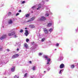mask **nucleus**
Masks as SVG:
<instances>
[{"instance_id": "obj_1", "label": "nucleus", "mask_w": 78, "mask_h": 78, "mask_svg": "<svg viewBox=\"0 0 78 78\" xmlns=\"http://www.w3.org/2000/svg\"><path fill=\"white\" fill-rule=\"evenodd\" d=\"M44 58L46 59V60H47V63H46V65H48V66H50V61H51V59L50 58H48V56L46 55H44Z\"/></svg>"}, {"instance_id": "obj_2", "label": "nucleus", "mask_w": 78, "mask_h": 78, "mask_svg": "<svg viewBox=\"0 0 78 78\" xmlns=\"http://www.w3.org/2000/svg\"><path fill=\"white\" fill-rule=\"evenodd\" d=\"M9 36H13V37L14 38H16L18 37V35L17 34H16V32H13L11 33H9L8 34Z\"/></svg>"}, {"instance_id": "obj_3", "label": "nucleus", "mask_w": 78, "mask_h": 78, "mask_svg": "<svg viewBox=\"0 0 78 78\" xmlns=\"http://www.w3.org/2000/svg\"><path fill=\"white\" fill-rule=\"evenodd\" d=\"M19 55L18 54L14 55L12 56V59H15V58H16L18 57H19Z\"/></svg>"}, {"instance_id": "obj_4", "label": "nucleus", "mask_w": 78, "mask_h": 78, "mask_svg": "<svg viewBox=\"0 0 78 78\" xmlns=\"http://www.w3.org/2000/svg\"><path fill=\"white\" fill-rule=\"evenodd\" d=\"M35 19H36V17H33L32 18H31L30 20H29L27 21H26V22H31V21L34 20Z\"/></svg>"}, {"instance_id": "obj_5", "label": "nucleus", "mask_w": 78, "mask_h": 78, "mask_svg": "<svg viewBox=\"0 0 78 78\" xmlns=\"http://www.w3.org/2000/svg\"><path fill=\"white\" fill-rule=\"evenodd\" d=\"M29 28H36L35 26L34 25L32 24L29 25Z\"/></svg>"}, {"instance_id": "obj_6", "label": "nucleus", "mask_w": 78, "mask_h": 78, "mask_svg": "<svg viewBox=\"0 0 78 78\" xmlns=\"http://www.w3.org/2000/svg\"><path fill=\"white\" fill-rule=\"evenodd\" d=\"M46 20V18L44 16H41L40 18V20Z\"/></svg>"}, {"instance_id": "obj_7", "label": "nucleus", "mask_w": 78, "mask_h": 78, "mask_svg": "<svg viewBox=\"0 0 78 78\" xmlns=\"http://www.w3.org/2000/svg\"><path fill=\"white\" fill-rule=\"evenodd\" d=\"M6 37V35H4L2 36L1 37H0V39H1V40H3V39H5V38Z\"/></svg>"}, {"instance_id": "obj_8", "label": "nucleus", "mask_w": 78, "mask_h": 78, "mask_svg": "<svg viewBox=\"0 0 78 78\" xmlns=\"http://www.w3.org/2000/svg\"><path fill=\"white\" fill-rule=\"evenodd\" d=\"M42 5H41V4H39L38 6V8L37 9V10H39L40 9H41V6Z\"/></svg>"}, {"instance_id": "obj_9", "label": "nucleus", "mask_w": 78, "mask_h": 78, "mask_svg": "<svg viewBox=\"0 0 78 78\" xmlns=\"http://www.w3.org/2000/svg\"><path fill=\"white\" fill-rule=\"evenodd\" d=\"M29 34L28 33V30H25V33H24V34H25L26 36H27L28 35V34Z\"/></svg>"}, {"instance_id": "obj_10", "label": "nucleus", "mask_w": 78, "mask_h": 78, "mask_svg": "<svg viewBox=\"0 0 78 78\" xmlns=\"http://www.w3.org/2000/svg\"><path fill=\"white\" fill-rule=\"evenodd\" d=\"M24 47H25V48H26L28 49L29 48L28 47V44H27L26 43L24 44Z\"/></svg>"}, {"instance_id": "obj_11", "label": "nucleus", "mask_w": 78, "mask_h": 78, "mask_svg": "<svg viewBox=\"0 0 78 78\" xmlns=\"http://www.w3.org/2000/svg\"><path fill=\"white\" fill-rule=\"evenodd\" d=\"M64 67V65L63 64H62L60 66V69H63Z\"/></svg>"}, {"instance_id": "obj_12", "label": "nucleus", "mask_w": 78, "mask_h": 78, "mask_svg": "<svg viewBox=\"0 0 78 78\" xmlns=\"http://www.w3.org/2000/svg\"><path fill=\"white\" fill-rule=\"evenodd\" d=\"M44 33H45L46 34H47L48 33V30H47V29H46V28H44Z\"/></svg>"}, {"instance_id": "obj_13", "label": "nucleus", "mask_w": 78, "mask_h": 78, "mask_svg": "<svg viewBox=\"0 0 78 78\" xmlns=\"http://www.w3.org/2000/svg\"><path fill=\"white\" fill-rule=\"evenodd\" d=\"M13 22V21H12V20H9L8 21V24H12V23Z\"/></svg>"}, {"instance_id": "obj_14", "label": "nucleus", "mask_w": 78, "mask_h": 78, "mask_svg": "<svg viewBox=\"0 0 78 78\" xmlns=\"http://www.w3.org/2000/svg\"><path fill=\"white\" fill-rule=\"evenodd\" d=\"M51 25H52V23L51 22L49 23H48L47 27H51Z\"/></svg>"}, {"instance_id": "obj_15", "label": "nucleus", "mask_w": 78, "mask_h": 78, "mask_svg": "<svg viewBox=\"0 0 78 78\" xmlns=\"http://www.w3.org/2000/svg\"><path fill=\"white\" fill-rule=\"evenodd\" d=\"M63 59V57L62 56H60L58 59V60L60 61Z\"/></svg>"}, {"instance_id": "obj_16", "label": "nucleus", "mask_w": 78, "mask_h": 78, "mask_svg": "<svg viewBox=\"0 0 78 78\" xmlns=\"http://www.w3.org/2000/svg\"><path fill=\"white\" fill-rule=\"evenodd\" d=\"M11 70L12 72H14L15 71V67H13L11 68Z\"/></svg>"}, {"instance_id": "obj_17", "label": "nucleus", "mask_w": 78, "mask_h": 78, "mask_svg": "<svg viewBox=\"0 0 78 78\" xmlns=\"http://www.w3.org/2000/svg\"><path fill=\"white\" fill-rule=\"evenodd\" d=\"M63 71H64V69H62L61 70H60V72L59 73V74H61V73H62V72H63Z\"/></svg>"}, {"instance_id": "obj_18", "label": "nucleus", "mask_w": 78, "mask_h": 78, "mask_svg": "<svg viewBox=\"0 0 78 78\" xmlns=\"http://www.w3.org/2000/svg\"><path fill=\"white\" fill-rule=\"evenodd\" d=\"M49 16V14H48V12H47L45 14V16H46V17H47V16Z\"/></svg>"}, {"instance_id": "obj_19", "label": "nucleus", "mask_w": 78, "mask_h": 78, "mask_svg": "<svg viewBox=\"0 0 78 78\" xmlns=\"http://www.w3.org/2000/svg\"><path fill=\"white\" fill-rule=\"evenodd\" d=\"M49 31L51 32L53 31V29L52 28H50L49 30Z\"/></svg>"}, {"instance_id": "obj_20", "label": "nucleus", "mask_w": 78, "mask_h": 78, "mask_svg": "<svg viewBox=\"0 0 78 78\" xmlns=\"http://www.w3.org/2000/svg\"><path fill=\"white\" fill-rule=\"evenodd\" d=\"M75 67V66L74 65H72L71 66V69H73Z\"/></svg>"}, {"instance_id": "obj_21", "label": "nucleus", "mask_w": 78, "mask_h": 78, "mask_svg": "<svg viewBox=\"0 0 78 78\" xmlns=\"http://www.w3.org/2000/svg\"><path fill=\"white\" fill-rule=\"evenodd\" d=\"M33 70H35V69H36V66H34L32 68Z\"/></svg>"}, {"instance_id": "obj_22", "label": "nucleus", "mask_w": 78, "mask_h": 78, "mask_svg": "<svg viewBox=\"0 0 78 78\" xmlns=\"http://www.w3.org/2000/svg\"><path fill=\"white\" fill-rule=\"evenodd\" d=\"M30 16V14H27L26 15V17H29Z\"/></svg>"}, {"instance_id": "obj_23", "label": "nucleus", "mask_w": 78, "mask_h": 78, "mask_svg": "<svg viewBox=\"0 0 78 78\" xmlns=\"http://www.w3.org/2000/svg\"><path fill=\"white\" fill-rule=\"evenodd\" d=\"M45 41V38H42L41 39V41L42 42H44Z\"/></svg>"}, {"instance_id": "obj_24", "label": "nucleus", "mask_w": 78, "mask_h": 78, "mask_svg": "<svg viewBox=\"0 0 78 78\" xmlns=\"http://www.w3.org/2000/svg\"><path fill=\"white\" fill-rule=\"evenodd\" d=\"M27 73H26L24 75V77H27Z\"/></svg>"}, {"instance_id": "obj_25", "label": "nucleus", "mask_w": 78, "mask_h": 78, "mask_svg": "<svg viewBox=\"0 0 78 78\" xmlns=\"http://www.w3.org/2000/svg\"><path fill=\"white\" fill-rule=\"evenodd\" d=\"M14 78H19V76H17L16 75H15L14 77Z\"/></svg>"}, {"instance_id": "obj_26", "label": "nucleus", "mask_w": 78, "mask_h": 78, "mask_svg": "<svg viewBox=\"0 0 78 78\" xmlns=\"http://www.w3.org/2000/svg\"><path fill=\"white\" fill-rule=\"evenodd\" d=\"M26 41L27 42H28V41H29V39H27L26 40Z\"/></svg>"}, {"instance_id": "obj_27", "label": "nucleus", "mask_w": 78, "mask_h": 78, "mask_svg": "<svg viewBox=\"0 0 78 78\" xmlns=\"http://www.w3.org/2000/svg\"><path fill=\"white\" fill-rule=\"evenodd\" d=\"M11 12H9V14H8V15L9 16H11Z\"/></svg>"}, {"instance_id": "obj_28", "label": "nucleus", "mask_w": 78, "mask_h": 78, "mask_svg": "<svg viewBox=\"0 0 78 78\" xmlns=\"http://www.w3.org/2000/svg\"><path fill=\"white\" fill-rule=\"evenodd\" d=\"M23 30H21L20 31V33H23Z\"/></svg>"}, {"instance_id": "obj_29", "label": "nucleus", "mask_w": 78, "mask_h": 78, "mask_svg": "<svg viewBox=\"0 0 78 78\" xmlns=\"http://www.w3.org/2000/svg\"><path fill=\"white\" fill-rule=\"evenodd\" d=\"M56 47H58V46H59V44L58 43H57L56 44Z\"/></svg>"}, {"instance_id": "obj_30", "label": "nucleus", "mask_w": 78, "mask_h": 78, "mask_svg": "<svg viewBox=\"0 0 78 78\" xmlns=\"http://www.w3.org/2000/svg\"><path fill=\"white\" fill-rule=\"evenodd\" d=\"M42 55V53H39V56H41V55Z\"/></svg>"}, {"instance_id": "obj_31", "label": "nucleus", "mask_w": 78, "mask_h": 78, "mask_svg": "<svg viewBox=\"0 0 78 78\" xmlns=\"http://www.w3.org/2000/svg\"><path fill=\"white\" fill-rule=\"evenodd\" d=\"M20 14V13H16V16H18V15H19Z\"/></svg>"}, {"instance_id": "obj_32", "label": "nucleus", "mask_w": 78, "mask_h": 78, "mask_svg": "<svg viewBox=\"0 0 78 78\" xmlns=\"http://www.w3.org/2000/svg\"><path fill=\"white\" fill-rule=\"evenodd\" d=\"M6 51H10V50L8 49H6Z\"/></svg>"}, {"instance_id": "obj_33", "label": "nucleus", "mask_w": 78, "mask_h": 78, "mask_svg": "<svg viewBox=\"0 0 78 78\" xmlns=\"http://www.w3.org/2000/svg\"><path fill=\"white\" fill-rule=\"evenodd\" d=\"M26 2L25 1H23L22 2V4H23V3H25Z\"/></svg>"}, {"instance_id": "obj_34", "label": "nucleus", "mask_w": 78, "mask_h": 78, "mask_svg": "<svg viewBox=\"0 0 78 78\" xmlns=\"http://www.w3.org/2000/svg\"><path fill=\"white\" fill-rule=\"evenodd\" d=\"M42 3H43V5H44V3H45V2H44V1H42Z\"/></svg>"}, {"instance_id": "obj_35", "label": "nucleus", "mask_w": 78, "mask_h": 78, "mask_svg": "<svg viewBox=\"0 0 78 78\" xmlns=\"http://www.w3.org/2000/svg\"><path fill=\"white\" fill-rule=\"evenodd\" d=\"M34 8H35L34 6H33L32 7V9H34Z\"/></svg>"}, {"instance_id": "obj_36", "label": "nucleus", "mask_w": 78, "mask_h": 78, "mask_svg": "<svg viewBox=\"0 0 78 78\" xmlns=\"http://www.w3.org/2000/svg\"><path fill=\"white\" fill-rule=\"evenodd\" d=\"M50 70V68H49L48 69H47V70L48 71H49V70Z\"/></svg>"}, {"instance_id": "obj_37", "label": "nucleus", "mask_w": 78, "mask_h": 78, "mask_svg": "<svg viewBox=\"0 0 78 78\" xmlns=\"http://www.w3.org/2000/svg\"><path fill=\"white\" fill-rule=\"evenodd\" d=\"M2 50V47H0V50Z\"/></svg>"}, {"instance_id": "obj_38", "label": "nucleus", "mask_w": 78, "mask_h": 78, "mask_svg": "<svg viewBox=\"0 0 78 78\" xmlns=\"http://www.w3.org/2000/svg\"><path fill=\"white\" fill-rule=\"evenodd\" d=\"M19 12H21V10H20L19 11Z\"/></svg>"}, {"instance_id": "obj_39", "label": "nucleus", "mask_w": 78, "mask_h": 78, "mask_svg": "<svg viewBox=\"0 0 78 78\" xmlns=\"http://www.w3.org/2000/svg\"><path fill=\"white\" fill-rule=\"evenodd\" d=\"M29 63H30V64H31V61H30L29 62Z\"/></svg>"}, {"instance_id": "obj_40", "label": "nucleus", "mask_w": 78, "mask_h": 78, "mask_svg": "<svg viewBox=\"0 0 78 78\" xmlns=\"http://www.w3.org/2000/svg\"><path fill=\"white\" fill-rule=\"evenodd\" d=\"M2 6H4V4H2Z\"/></svg>"}, {"instance_id": "obj_41", "label": "nucleus", "mask_w": 78, "mask_h": 78, "mask_svg": "<svg viewBox=\"0 0 78 78\" xmlns=\"http://www.w3.org/2000/svg\"><path fill=\"white\" fill-rule=\"evenodd\" d=\"M19 48H17V51H19Z\"/></svg>"}, {"instance_id": "obj_42", "label": "nucleus", "mask_w": 78, "mask_h": 78, "mask_svg": "<svg viewBox=\"0 0 78 78\" xmlns=\"http://www.w3.org/2000/svg\"><path fill=\"white\" fill-rule=\"evenodd\" d=\"M50 14H53V13L51 12H50Z\"/></svg>"}, {"instance_id": "obj_43", "label": "nucleus", "mask_w": 78, "mask_h": 78, "mask_svg": "<svg viewBox=\"0 0 78 78\" xmlns=\"http://www.w3.org/2000/svg\"><path fill=\"white\" fill-rule=\"evenodd\" d=\"M48 0H46V1H45L46 2H48Z\"/></svg>"}, {"instance_id": "obj_44", "label": "nucleus", "mask_w": 78, "mask_h": 78, "mask_svg": "<svg viewBox=\"0 0 78 78\" xmlns=\"http://www.w3.org/2000/svg\"><path fill=\"white\" fill-rule=\"evenodd\" d=\"M45 72H46V71H44V73H45Z\"/></svg>"}, {"instance_id": "obj_45", "label": "nucleus", "mask_w": 78, "mask_h": 78, "mask_svg": "<svg viewBox=\"0 0 78 78\" xmlns=\"http://www.w3.org/2000/svg\"><path fill=\"white\" fill-rule=\"evenodd\" d=\"M27 28H25V29H27Z\"/></svg>"}, {"instance_id": "obj_46", "label": "nucleus", "mask_w": 78, "mask_h": 78, "mask_svg": "<svg viewBox=\"0 0 78 78\" xmlns=\"http://www.w3.org/2000/svg\"><path fill=\"white\" fill-rule=\"evenodd\" d=\"M55 50H56V49H55Z\"/></svg>"}, {"instance_id": "obj_47", "label": "nucleus", "mask_w": 78, "mask_h": 78, "mask_svg": "<svg viewBox=\"0 0 78 78\" xmlns=\"http://www.w3.org/2000/svg\"><path fill=\"white\" fill-rule=\"evenodd\" d=\"M32 12L33 13V12Z\"/></svg>"}, {"instance_id": "obj_48", "label": "nucleus", "mask_w": 78, "mask_h": 78, "mask_svg": "<svg viewBox=\"0 0 78 78\" xmlns=\"http://www.w3.org/2000/svg\"><path fill=\"white\" fill-rule=\"evenodd\" d=\"M33 43L34 44V42H33Z\"/></svg>"}]
</instances>
